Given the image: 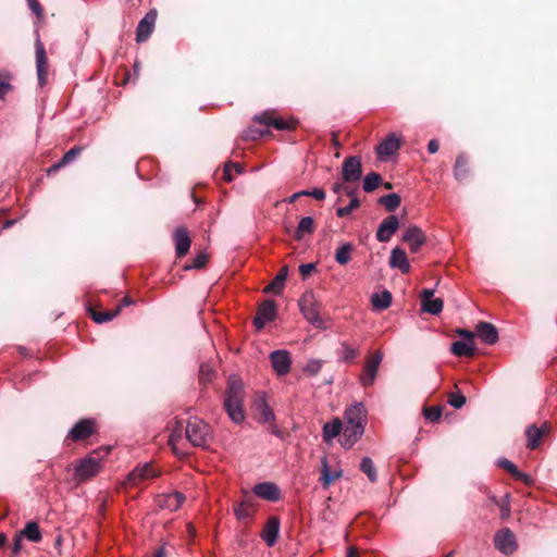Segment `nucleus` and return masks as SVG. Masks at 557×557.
Returning <instances> with one entry per match:
<instances>
[{
  "mask_svg": "<svg viewBox=\"0 0 557 557\" xmlns=\"http://www.w3.org/2000/svg\"><path fill=\"white\" fill-rule=\"evenodd\" d=\"M251 418L255 422L260 425L268 424V431L280 438L281 441H286L288 434L282 431L275 423H273L276 419L274 410L270 407L268 400V394L263 391H258L253 393L251 397L250 404Z\"/></svg>",
  "mask_w": 557,
  "mask_h": 557,
  "instance_id": "1",
  "label": "nucleus"
},
{
  "mask_svg": "<svg viewBox=\"0 0 557 557\" xmlns=\"http://www.w3.org/2000/svg\"><path fill=\"white\" fill-rule=\"evenodd\" d=\"M244 383L239 374H232L227 380L223 407L235 423L244 421Z\"/></svg>",
  "mask_w": 557,
  "mask_h": 557,
  "instance_id": "2",
  "label": "nucleus"
},
{
  "mask_svg": "<svg viewBox=\"0 0 557 557\" xmlns=\"http://www.w3.org/2000/svg\"><path fill=\"white\" fill-rule=\"evenodd\" d=\"M253 121L260 124V128H246V139H258L269 133L271 126L278 131H289L295 128L296 121L290 119L288 121L282 119H272L269 112L255 115Z\"/></svg>",
  "mask_w": 557,
  "mask_h": 557,
  "instance_id": "3",
  "label": "nucleus"
},
{
  "mask_svg": "<svg viewBox=\"0 0 557 557\" xmlns=\"http://www.w3.org/2000/svg\"><path fill=\"white\" fill-rule=\"evenodd\" d=\"M186 438L195 447L206 448L211 441V428L200 419H191L185 426Z\"/></svg>",
  "mask_w": 557,
  "mask_h": 557,
  "instance_id": "4",
  "label": "nucleus"
},
{
  "mask_svg": "<svg viewBox=\"0 0 557 557\" xmlns=\"http://www.w3.org/2000/svg\"><path fill=\"white\" fill-rule=\"evenodd\" d=\"M299 308L305 319L314 327L324 330V321L320 317L319 306L312 293H306L299 300Z\"/></svg>",
  "mask_w": 557,
  "mask_h": 557,
  "instance_id": "5",
  "label": "nucleus"
},
{
  "mask_svg": "<svg viewBox=\"0 0 557 557\" xmlns=\"http://www.w3.org/2000/svg\"><path fill=\"white\" fill-rule=\"evenodd\" d=\"M382 359L383 354L380 350H377L372 355V357L369 360L366 361L362 374L360 375L359 379L360 384L363 387H368L374 384Z\"/></svg>",
  "mask_w": 557,
  "mask_h": 557,
  "instance_id": "6",
  "label": "nucleus"
},
{
  "mask_svg": "<svg viewBox=\"0 0 557 557\" xmlns=\"http://www.w3.org/2000/svg\"><path fill=\"white\" fill-rule=\"evenodd\" d=\"M276 314V306L273 300L268 299L260 304L257 315L253 319L256 331H261L267 323L274 321Z\"/></svg>",
  "mask_w": 557,
  "mask_h": 557,
  "instance_id": "7",
  "label": "nucleus"
},
{
  "mask_svg": "<svg viewBox=\"0 0 557 557\" xmlns=\"http://www.w3.org/2000/svg\"><path fill=\"white\" fill-rule=\"evenodd\" d=\"M35 50H36V71L38 77V84L40 87H44L48 81V57L46 53V49L44 44L39 38L35 41Z\"/></svg>",
  "mask_w": 557,
  "mask_h": 557,
  "instance_id": "8",
  "label": "nucleus"
},
{
  "mask_svg": "<svg viewBox=\"0 0 557 557\" xmlns=\"http://www.w3.org/2000/svg\"><path fill=\"white\" fill-rule=\"evenodd\" d=\"M494 542L495 547L505 555H511L518 547L516 536L508 528H504L498 531L495 535Z\"/></svg>",
  "mask_w": 557,
  "mask_h": 557,
  "instance_id": "9",
  "label": "nucleus"
},
{
  "mask_svg": "<svg viewBox=\"0 0 557 557\" xmlns=\"http://www.w3.org/2000/svg\"><path fill=\"white\" fill-rule=\"evenodd\" d=\"M362 164L361 159L357 156H351L343 162L342 177L344 182L355 183L361 178Z\"/></svg>",
  "mask_w": 557,
  "mask_h": 557,
  "instance_id": "10",
  "label": "nucleus"
},
{
  "mask_svg": "<svg viewBox=\"0 0 557 557\" xmlns=\"http://www.w3.org/2000/svg\"><path fill=\"white\" fill-rule=\"evenodd\" d=\"M100 471V465L94 457L82 459L75 467V479L83 482L94 478Z\"/></svg>",
  "mask_w": 557,
  "mask_h": 557,
  "instance_id": "11",
  "label": "nucleus"
},
{
  "mask_svg": "<svg viewBox=\"0 0 557 557\" xmlns=\"http://www.w3.org/2000/svg\"><path fill=\"white\" fill-rule=\"evenodd\" d=\"M270 361H271L273 370L280 376L286 375L290 370L292 358H290L289 352L285 349H278V350L272 351L270 354Z\"/></svg>",
  "mask_w": 557,
  "mask_h": 557,
  "instance_id": "12",
  "label": "nucleus"
},
{
  "mask_svg": "<svg viewBox=\"0 0 557 557\" xmlns=\"http://www.w3.org/2000/svg\"><path fill=\"white\" fill-rule=\"evenodd\" d=\"M160 470L154 467L152 462H147L144 466L136 467L127 475V482L132 485H136L141 481L158 478Z\"/></svg>",
  "mask_w": 557,
  "mask_h": 557,
  "instance_id": "13",
  "label": "nucleus"
},
{
  "mask_svg": "<svg viewBox=\"0 0 557 557\" xmlns=\"http://www.w3.org/2000/svg\"><path fill=\"white\" fill-rule=\"evenodd\" d=\"M157 11L154 9L146 13V15L139 21L136 29V41L145 42L152 34L157 21Z\"/></svg>",
  "mask_w": 557,
  "mask_h": 557,
  "instance_id": "14",
  "label": "nucleus"
},
{
  "mask_svg": "<svg viewBox=\"0 0 557 557\" xmlns=\"http://www.w3.org/2000/svg\"><path fill=\"white\" fill-rule=\"evenodd\" d=\"M403 240L409 245L410 251L416 253L425 244L426 236L417 225L409 226L403 234Z\"/></svg>",
  "mask_w": 557,
  "mask_h": 557,
  "instance_id": "15",
  "label": "nucleus"
},
{
  "mask_svg": "<svg viewBox=\"0 0 557 557\" xmlns=\"http://www.w3.org/2000/svg\"><path fill=\"white\" fill-rule=\"evenodd\" d=\"M95 433V421L92 419H82L69 432L67 438L79 442L89 438Z\"/></svg>",
  "mask_w": 557,
  "mask_h": 557,
  "instance_id": "16",
  "label": "nucleus"
},
{
  "mask_svg": "<svg viewBox=\"0 0 557 557\" xmlns=\"http://www.w3.org/2000/svg\"><path fill=\"white\" fill-rule=\"evenodd\" d=\"M345 424L360 425L366 428L367 424V410L363 403H356L348 407L344 413Z\"/></svg>",
  "mask_w": 557,
  "mask_h": 557,
  "instance_id": "17",
  "label": "nucleus"
},
{
  "mask_svg": "<svg viewBox=\"0 0 557 557\" xmlns=\"http://www.w3.org/2000/svg\"><path fill=\"white\" fill-rule=\"evenodd\" d=\"M185 499V495L181 492L163 493L157 496L156 503L160 509L176 511Z\"/></svg>",
  "mask_w": 557,
  "mask_h": 557,
  "instance_id": "18",
  "label": "nucleus"
},
{
  "mask_svg": "<svg viewBox=\"0 0 557 557\" xmlns=\"http://www.w3.org/2000/svg\"><path fill=\"white\" fill-rule=\"evenodd\" d=\"M400 148V140L394 134L388 135L376 148V157L381 161L387 160L395 154Z\"/></svg>",
  "mask_w": 557,
  "mask_h": 557,
  "instance_id": "19",
  "label": "nucleus"
},
{
  "mask_svg": "<svg viewBox=\"0 0 557 557\" xmlns=\"http://www.w3.org/2000/svg\"><path fill=\"white\" fill-rule=\"evenodd\" d=\"M399 227L398 218L394 214L385 218L377 227L376 239L381 243L388 242Z\"/></svg>",
  "mask_w": 557,
  "mask_h": 557,
  "instance_id": "20",
  "label": "nucleus"
},
{
  "mask_svg": "<svg viewBox=\"0 0 557 557\" xmlns=\"http://www.w3.org/2000/svg\"><path fill=\"white\" fill-rule=\"evenodd\" d=\"M332 189L335 194H339L342 190H345L346 195L350 197V201H349L348 206L341 207L336 210V215L338 218H344L346 215H349L355 209H357L360 206V201L356 195L355 189L344 188V185L338 182L334 183Z\"/></svg>",
  "mask_w": 557,
  "mask_h": 557,
  "instance_id": "21",
  "label": "nucleus"
},
{
  "mask_svg": "<svg viewBox=\"0 0 557 557\" xmlns=\"http://www.w3.org/2000/svg\"><path fill=\"white\" fill-rule=\"evenodd\" d=\"M255 495L268 502H278L282 497L280 487L273 482L258 483L252 488Z\"/></svg>",
  "mask_w": 557,
  "mask_h": 557,
  "instance_id": "22",
  "label": "nucleus"
},
{
  "mask_svg": "<svg viewBox=\"0 0 557 557\" xmlns=\"http://www.w3.org/2000/svg\"><path fill=\"white\" fill-rule=\"evenodd\" d=\"M173 240L175 244V252L177 258L185 257L190 248L191 239L186 227H177L173 232Z\"/></svg>",
  "mask_w": 557,
  "mask_h": 557,
  "instance_id": "23",
  "label": "nucleus"
},
{
  "mask_svg": "<svg viewBox=\"0 0 557 557\" xmlns=\"http://www.w3.org/2000/svg\"><path fill=\"white\" fill-rule=\"evenodd\" d=\"M364 429L360 425L345 424L342 429V436L339 438L341 445L348 449L351 448L359 438L363 435Z\"/></svg>",
  "mask_w": 557,
  "mask_h": 557,
  "instance_id": "24",
  "label": "nucleus"
},
{
  "mask_svg": "<svg viewBox=\"0 0 557 557\" xmlns=\"http://www.w3.org/2000/svg\"><path fill=\"white\" fill-rule=\"evenodd\" d=\"M280 518L276 516L270 517L261 532V537L268 546L271 547L276 543L280 533Z\"/></svg>",
  "mask_w": 557,
  "mask_h": 557,
  "instance_id": "25",
  "label": "nucleus"
},
{
  "mask_svg": "<svg viewBox=\"0 0 557 557\" xmlns=\"http://www.w3.org/2000/svg\"><path fill=\"white\" fill-rule=\"evenodd\" d=\"M475 334L487 345H494L498 341V331L490 322H479Z\"/></svg>",
  "mask_w": 557,
  "mask_h": 557,
  "instance_id": "26",
  "label": "nucleus"
},
{
  "mask_svg": "<svg viewBox=\"0 0 557 557\" xmlns=\"http://www.w3.org/2000/svg\"><path fill=\"white\" fill-rule=\"evenodd\" d=\"M549 430V425L547 422H544L542 426H536L535 424H531L525 430L527 436V446L530 449H535L539 447L541 440L545 433V431Z\"/></svg>",
  "mask_w": 557,
  "mask_h": 557,
  "instance_id": "27",
  "label": "nucleus"
},
{
  "mask_svg": "<svg viewBox=\"0 0 557 557\" xmlns=\"http://www.w3.org/2000/svg\"><path fill=\"white\" fill-rule=\"evenodd\" d=\"M389 267L393 269H398L404 274L410 271V263L404 249L399 247H395L392 249L389 257Z\"/></svg>",
  "mask_w": 557,
  "mask_h": 557,
  "instance_id": "28",
  "label": "nucleus"
},
{
  "mask_svg": "<svg viewBox=\"0 0 557 557\" xmlns=\"http://www.w3.org/2000/svg\"><path fill=\"white\" fill-rule=\"evenodd\" d=\"M240 173L242 166L239 163H225L223 170L215 171L214 177L218 182L230 183L233 181L235 175H239Z\"/></svg>",
  "mask_w": 557,
  "mask_h": 557,
  "instance_id": "29",
  "label": "nucleus"
},
{
  "mask_svg": "<svg viewBox=\"0 0 557 557\" xmlns=\"http://www.w3.org/2000/svg\"><path fill=\"white\" fill-rule=\"evenodd\" d=\"M121 310H122V305H117L112 310H104V311H97L92 308H88V312H89L91 319L96 323H104V322H109V321L113 320L115 317H117L120 314Z\"/></svg>",
  "mask_w": 557,
  "mask_h": 557,
  "instance_id": "30",
  "label": "nucleus"
},
{
  "mask_svg": "<svg viewBox=\"0 0 557 557\" xmlns=\"http://www.w3.org/2000/svg\"><path fill=\"white\" fill-rule=\"evenodd\" d=\"M450 351L457 357H472L475 352L473 342L456 341L451 344Z\"/></svg>",
  "mask_w": 557,
  "mask_h": 557,
  "instance_id": "31",
  "label": "nucleus"
},
{
  "mask_svg": "<svg viewBox=\"0 0 557 557\" xmlns=\"http://www.w3.org/2000/svg\"><path fill=\"white\" fill-rule=\"evenodd\" d=\"M183 431H185V426L180 420H176L171 428V434L168 443L172 447L173 453L177 456L183 455L177 448V442L182 440Z\"/></svg>",
  "mask_w": 557,
  "mask_h": 557,
  "instance_id": "32",
  "label": "nucleus"
},
{
  "mask_svg": "<svg viewBox=\"0 0 557 557\" xmlns=\"http://www.w3.org/2000/svg\"><path fill=\"white\" fill-rule=\"evenodd\" d=\"M314 231V221H313V218L311 216H304L296 230H295V233H294V237L297 239V240H300L302 239L306 235H310L312 234Z\"/></svg>",
  "mask_w": 557,
  "mask_h": 557,
  "instance_id": "33",
  "label": "nucleus"
},
{
  "mask_svg": "<svg viewBox=\"0 0 557 557\" xmlns=\"http://www.w3.org/2000/svg\"><path fill=\"white\" fill-rule=\"evenodd\" d=\"M392 294L388 290L382 293H374L371 296V304L376 310H385L392 305Z\"/></svg>",
  "mask_w": 557,
  "mask_h": 557,
  "instance_id": "34",
  "label": "nucleus"
},
{
  "mask_svg": "<svg viewBox=\"0 0 557 557\" xmlns=\"http://www.w3.org/2000/svg\"><path fill=\"white\" fill-rule=\"evenodd\" d=\"M352 251L351 243H342L335 251L334 259L338 264L345 265L350 261Z\"/></svg>",
  "mask_w": 557,
  "mask_h": 557,
  "instance_id": "35",
  "label": "nucleus"
},
{
  "mask_svg": "<svg viewBox=\"0 0 557 557\" xmlns=\"http://www.w3.org/2000/svg\"><path fill=\"white\" fill-rule=\"evenodd\" d=\"M343 423L339 419H334L331 423L323 425V440L331 442L336 436H342Z\"/></svg>",
  "mask_w": 557,
  "mask_h": 557,
  "instance_id": "36",
  "label": "nucleus"
},
{
  "mask_svg": "<svg viewBox=\"0 0 557 557\" xmlns=\"http://www.w3.org/2000/svg\"><path fill=\"white\" fill-rule=\"evenodd\" d=\"M497 465L500 468L507 470L515 479L521 480L525 483L530 482L529 475L519 471L518 468L510 460H508L506 458H499L497 460Z\"/></svg>",
  "mask_w": 557,
  "mask_h": 557,
  "instance_id": "37",
  "label": "nucleus"
},
{
  "mask_svg": "<svg viewBox=\"0 0 557 557\" xmlns=\"http://www.w3.org/2000/svg\"><path fill=\"white\" fill-rule=\"evenodd\" d=\"M22 537L25 536L27 540L34 543L41 541V533L36 522H28L25 528L18 533Z\"/></svg>",
  "mask_w": 557,
  "mask_h": 557,
  "instance_id": "38",
  "label": "nucleus"
},
{
  "mask_svg": "<svg viewBox=\"0 0 557 557\" xmlns=\"http://www.w3.org/2000/svg\"><path fill=\"white\" fill-rule=\"evenodd\" d=\"M379 203L384 206L389 212L395 211L401 202V198L396 193H391L379 198Z\"/></svg>",
  "mask_w": 557,
  "mask_h": 557,
  "instance_id": "39",
  "label": "nucleus"
},
{
  "mask_svg": "<svg viewBox=\"0 0 557 557\" xmlns=\"http://www.w3.org/2000/svg\"><path fill=\"white\" fill-rule=\"evenodd\" d=\"M467 164H468L467 157L465 154L458 156V158L456 159L455 166H454V176L456 180L462 181L467 177V174H468Z\"/></svg>",
  "mask_w": 557,
  "mask_h": 557,
  "instance_id": "40",
  "label": "nucleus"
},
{
  "mask_svg": "<svg viewBox=\"0 0 557 557\" xmlns=\"http://www.w3.org/2000/svg\"><path fill=\"white\" fill-rule=\"evenodd\" d=\"M287 277V268H283L274 280L265 287V292L280 293L285 284Z\"/></svg>",
  "mask_w": 557,
  "mask_h": 557,
  "instance_id": "41",
  "label": "nucleus"
},
{
  "mask_svg": "<svg viewBox=\"0 0 557 557\" xmlns=\"http://www.w3.org/2000/svg\"><path fill=\"white\" fill-rule=\"evenodd\" d=\"M382 183V177L376 172H371L363 177L362 188L367 193H371Z\"/></svg>",
  "mask_w": 557,
  "mask_h": 557,
  "instance_id": "42",
  "label": "nucleus"
},
{
  "mask_svg": "<svg viewBox=\"0 0 557 557\" xmlns=\"http://www.w3.org/2000/svg\"><path fill=\"white\" fill-rule=\"evenodd\" d=\"M341 476V472L336 474H332L330 471V467L326 458L322 460V469H321V483L324 488H327L335 479Z\"/></svg>",
  "mask_w": 557,
  "mask_h": 557,
  "instance_id": "43",
  "label": "nucleus"
},
{
  "mask_svg": "<svg viewBox=\"0 0 557 557\" xmlns=\"http://www.w3.org/2000/svg\"><path fill=\"white\" fill-rule=\"evenodd\" d=\"M360 470L368 476L369 481L375 482L377 480L376 469L370 457H363L361 459Z\"/></svg>",
  "mask_w": 557,
  "mask_h": 557,
  "instance_id": "44",
  "label": "nucleus"
},
{
  "mask_svg": "<svg viewBox=\"0 0 557 557\" xmlns=\"http://www.w3.org/2000/svg\"><path fill=\"white\" fill-rule=\"evenodd\" d=\"M421 306L423 311L433 315H437L442 312L444 302L441 298H432L428 301H422Z\"/></svg>",
  "mask_w": 557,
  "mask_h": 557,
  "instance_id": "45",
  "label": "nucleus"
},
{
  "mask_svg": "<svg viewBox=\"0 0 557 557\" xmlns=\"http://www.w3.org/2000/svg\"><path fill=\"white\" fill-rule=\"evenodd\" d=\"M13 75L8 71H0V99L13 90L11 81Z\"/></svg>",
  "mask_w": 557,
  "mask_h": 557,
  "instance_id": "46",
  "label": "nucleus"
},
{
  "mask_svg": "<svg viewBox=\"0 0 557 557\" xmlns=\"http://www.w3.org/2000/svg\"><path fill=\"white\" fill-rule=\"evenodd\" d=\"M215 371L209 363H202L199 369V383L203 386L212 382Z\"/></svg>",
  "mask_w": 557,
  "mask_h": 557,
  "instance_id": "47",
  "label": "nucleus"
},
{
  "mask_svg": "<svg viewBox=\"0 0 557 557\" xmlns=\"http://www.w3.org/2000/svg\"><path fill=\"white\" fill-rule=\"evenodd\" d=\"M209 257L206 252H199L196 258L193 259L191 263H186L184 270L190 269H202L208 263Z\"/></svg>",
  "mask_w": 557,
  "mask_h": 557,
  "instance_id": "48",
  "label": "nucleus"
},
{
  "mask_svg": "<svg viewBox=\"0 0 557 557\" xmlns=\"http://www.w3.org/2000/svg\"><path fill=\"white\" fill-rule=\"evenodd\" d=\"M341 346H342L341 359L344 362H350L357 357L358 350L356 348H352L346 342H343L341 344Z\"/></svg>",
  "mask_w": 557,
  "mask_h": 557,
  "instance_id": "49",
  "label": "nucleus"
},
{
  "mask_svg": "<svg viewBox=\"0 0 557 557\" xmlns=\"http://www.w3.org/2000/svg\"><path fill=\"white\" fill-rule=\"evenodd\" d=\"M323 361L321 359H310L304 368L305 373L310 376L317 375L322 369Z\"/></svg>",
  "mask_w": 557,
  "mask_h": 557,
  "instance_id": "50",
  "label": "nucleus"
},
{
  "mask_svg": "<svg viewBox=\"0 0 557 557\" xmlns=\"http://www.w3.org/2000/svg\"><path fill=\"white\" fill-rule=\"evenodd\" d=\"M82 147L79 146H75L73 148H71L69 151H66L64 153V156L61 158V164H64V165H67L70 164L72 161H74L78 156L79 153L82 152Z\"/></svg>",
  "mask_w": 557,
  "mask_h": 557,
  "instance_id": "51",
  "label": "nucleus"
},
{
  "mask_svg": "<svg viewBox=\"0 0 557 557\" xmlns=\"http://www.w3.org/2000/svg\"><path fill=\"white\" fill-rule=\"evenodd\" d=\"M448 404L455 409H460L466 404V397L460 393H453L449 395Z\"/></svg>",
  "mask_w": 557,
  "mask_h": 557,
  "instance_id": "52",
  "label": "nucleus"
},
{
  "mask_svg": "<svg viewBox=\"0 0 557 557\" xmlns=\"http://www.w3.org/2000/svg\"><path fill=\"white\" fill-rule=\"evenodd\" d=\"M442 410L440 407L424 408V417L431 422H436L441 419Z\"/></svg>",
  "mask_w": 557,
  "mask_h": 557,
  "instance_id": "53",
  "label": "nucleus"
},
{
  "mask_svg": "<svg viewBox=\"0 0 557 557\" xmlns=\"http://www.w3.org/2000/svg\"><path fill=\"white\" fill-rule=\"evenodd\" d=\"M27 3L28 8L37 16L38 21H41L44 18V8L39 0H27Z\"/></svg>",
  "mask_w": 557,
  "mask_h": 557,
  "instance_id": "54",
  "label": "nucleus"
},
{
  "mask_svg": "<svg viewBox=\"0 0 557 557\" xmlns=\"http://www.w3.org/2000/svg\"><path fill=\"white\" fill-rule=\"evenodd\" d=\"M315 270V263H302L299 265V273L302 278H307Z\"/></svg>",
  "mask_w": 557,
  "mask_h": 557,
  "instance_id": "55",
  "label": "nucleus"
},
{
  "mask_svg": "<svg viewBox=\"0 0 557 557\" xmlns=\"http://www.w3.org/2000/svg\"><path fill=\"white\" fill-rule=\"evenodd\" d=\"M22 541H23V537L20 534H16L14 537V543H13L12 549H11L12 557H16L20 555L21 549H22Z\"/></svg>",
  "mask_w": 557,
  "mask_h": 557,
  "instance_id": "56",
  "label": "nucleus"
},
{
  "mask_svg": "<svg viewBox=\"0 0 557 557\" xmlns=\"http://www.w3.org/2000/svg\"><path fill=\"white\" fill-rule=\"evenodd\" d=\"M307 196L313 197L317 200H323V199H325L326 194L322 188L315 187V188L308 190Z\"/></svg>",
  "mask_w": 557,
  "mask_h": 557,
  "instance_id": "57",
  "label": "nucleus"
},
{
  "mask_svg": "<svg viewBox=\"0 0 557 557\" xmlns=\"http://www.w3.org/2000/svg\"><path fill=\"white\" fill-rule=\"evenodd\" d=\"M456 332L459 336L463 337L465 341L473 342V337L475 335L474 332L465 329H458Z\"/></svg>",
  "mask_w": 557,
  "mask_h": 557,
  "instance_id": "58",
  "label": "nucleus"
},
{
  "mask_svg": "<svg viewBox=\"0 0 557 557\" xmlns=\"http://www.w3.org/2000/svg\"><path fill=\"white\" fill-rule=\"evenodd\" d=\"M433 296H434V289H432V288L423 289L421 293V302L432 299Z\"/></svg>",
  "mask_w": 557,
  "mask_h": 557,
  "instance_id": "59",
  "label": "nucleus"
},
{
  "mask_svg": "<svg viewBox=\"0 0 557 557\" xmlns=\"http://www.w3.org/2000/svg\"><path fill=\"white\" fill-rule=\"evenodd\" d=\"M234 511L238 520L244 518V500L238 502L237 506L234 508Z\"/></svg>",
  "mask_w": 557,
  "mask_h": 557,
  "instance_id": "60",
  "label": "nucleus"
},
{
  "mask_svg": "<svg viewBox=\"0 0 557 557\" xmlns=\"http://www.w3.org/2000/svg\"><path fill=\"white\" fill-rule=\"evenodd\" d=\"M438 148H440V146H438V143L436 139H432L429 141V144H428L429 153L433 154V153L437 152Z\"/></svg>",
  "mask_w": 557,
  "mask_h": 557,
  "instance_id": "61",
  "label": "nucleus"
},
{
  "mask_svg": "<svg viewBox=\"0 0 557 557\" xmlns=\"http://www.w3.org/2000/svg\"><path fill=\"white\" fill-rule=\"evenodd\" d=\"M308 195V190H300V191H297L295 194H293L289 198L286 199V201L288 203H293L295 202L299 197L301 196H307Z\"/></svg>",
  "mask_w": 557,
  "mask_h": 557,
  "instance_id": "62",
  "label": "nucleus"
},
{
  "mask_svg": "<svg viewBox=\"0 0 557 557\" xmlns=\"http://www.w3.org/2000/svg\"><path fill=\"white\" fill-rule=\"evenodd\" d=\"M65 165L64 164H61V160L57 163H54L53 165H51L48 170H47V174L48 175H51V174H54L57 173L60 169L64 168Z\"/></svg>",
  "mask_w": 557,
  "mask_h": 557,
  "instance_id": "63",
  "label": "nucleus"
},
{
  "mask_svg": "<svg viewBox=\"0 0 557 557\" xmlns=\"http://www.w3.org/2000/svg\"><path fill=\"white\" fill-rule=\"evenodd\" d=\"M152 557H168L165 547H163V546L159 547Z\"/></svg>",
  "mask_w": 557,
  "mask_h": 557,
  "instance_id": "64",
  "label": "nucleus"
}]
</instances>
